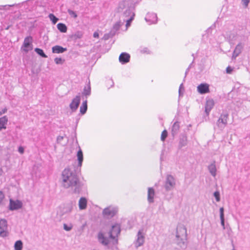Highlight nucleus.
Masks as SVG:
<instances>
[{"label":"nucleus","instance_id":"nucleus-52","mask_svg":"<svg viewBox=\"0 0 250 250\" xmlns=\"http://www.w3.org/2000/svg\"><path fill=\"white\" fill-rule=\"evenodd\" d=\"M250 0H242L244 5L247 7L248 6Z\"/></svg>","mask_w":250,"mask_h":250},{"label":"nucleus","instance_id":"nucleus-22","mask_svg":"<svg viewBox=\"0 0 250 250\" xmlns=\"http://www.w3.org/2000/svg\"><path fill=\"white\" fill-rule=\"evenodd\" d=\"M67 50L66 48L63 47L62 46L60 45H55L52 47V51L53 53H57V54H60V53H62L66 51Z\"/></svg>","mask_w":250,"mask_h":250},{"label":"nucleus","instance_id":"nucleus-24","mask_svg":"<svg viewBox=\"0 0 250 250\" xmlns=\"http://www.w3.org/2000/svg\"><path fill=\"white\" fill-rule=\"evenodd\" d=\"M8 118L6 116H4L0 118V131L3 129L6 128V125L8 122Z\"/></svg>","mask_w":250,"mask_h":250},{"label":"nucleus","instance_id":"nucleus-48","mask_svg":"<svg viewBox=\"0 0 250 250\" xmlns=\"http://www.w3.org/2000/svg\"><path fill=\"white\" fill-rule=\"evenodd\" d=\"M18 151L19 152V153H20L21 154H22L24 153V148L21 146H19V148H18Z\"/></svg>","mask_w":250,"mask_h":250},{"label":"nucleus","instance_id":"nucleus-13","mask_svg":"<svg viewBox=\"0 0 250 250\" xmlns=\"http://www.w3.org/2000/svg\"><path fill=\"white\" fill-rule=\"evenodd\" d=\"M197 90L200 94L209 93V85L206 83H201L197 86Z\"/></svg>","mask_w":250,"mask_h":250},{"label":"nucleus","instance_id":"nucleus-50","mask_svg":"<svg viewBox=\"0 0 250 250\" xmlns=\"http://www.w3.org/2000/svg\"><path fill=\"white\" fill-rule=\"evenodd\" d=\"M179 91H185V88L183 83H182L179 86Z\"/></svg>","mask_w":250,"mask_h":250},{"label":"nucleus","instance_id":"nucleus-30","mask_svg":"<svg viewBox=\"0 0 250 250\" xmlns=\"http://www.w3.org/2000/svg\"><path fill=\"white\" fill-rule=\"evenodd\" d=\"M35 52L38 54L39 56L43 58H47V56L45 54L43 50L40 48H35L34 50Z\"/></svg>","mask_w":250,"mask_h":250},{"label":"nucleus","instance_id":"nucleus-1","mask_svg":"<svg viewBox=\"0 0 250 250\" xmlns=\"http://www.w3.org/2000/svg\"><path fill=\"white\" fill-rule=\"evenodd\" d=\"M80 170L78 168H65L62 172V186L65 188H70L73 193L80 194L84 184L81 182L78 176Z\"/></svg>","mask_w":250,"mask_h":250},{"label":"nucleus","instance_id":"nucleus-63","mask_svg":"<svg viewBox=\"0 0 250 250\" xmlns=\"http://www.w3.org/2000/svg\"><path fill=\"white\" fill-rule=\"evenodd\" d=\"M192 57H194V54H192Z\"/></svg>","mask_w":250,"mask_h":250},{"label":"nucleus","instance_id":"nucleus-62","mask_svg":"<svg viewBox=\"0 0 250 250\" xmlns=\"http://www.w3.org/2000/svg\"><path fill=\"white\" fill-rule=\"evenodd\" d=\"M32 72L33 73H34V71H33V70H32Z\"/></svg>","mask_w":250,"mask_h":250},{"label":"nucleus","instance_id":"nucleus-33","mask_svg":"<svg viewBox=\"0 0 250 250\" xmlns=\"http://www.w3.org/2000/svg\"><path fill=\"white\" fill-rule=\"evenodd\" d=\"M7 229V222L4 219H1L0 220V229Z\"/></svg>","mask_w":250,"mask_h":250},{"label":"nucleus","instance_id":"nucleus-40","mask_svg":"<svg viewBox=\"0 0 250 250\" xmlns=\"http://www.w3.org/2000/svg\"><path fill=\"white\" fill-rule=\"evenodd\" d=\"M6 230H7V229H4L0 230V236L2 237H6L8 234V232Z\"/></svg>","mask_w":250,"mask_h":250},{"label":"nucleus","instance_id":"nucleus-43","mask_svg":"<svg viewBox=\"0 0 250 250\" xmlns=\"http://www.w3.org/2000/svg\"><path fill=\"white\" fill-rule=\"evenodd\" d=\"M121 26V23L120 22H116L113 26V29L115 31H117L119 29L120 27Z\"/></svg>","mask_w":250,"mask_h":250},{"label":"nucleus","instance_id":"nucleus-53","mask_svg":"<svg viewBox=\"0 0 250 250\" xmlns=\"http://www.w3.org/2000/svg\"><path fill=\"white\" fill-rule=\"evenodd\" d=\"M99 33L97 32H95L93 33V37L95 38H99Z\"/></svg>","mask_w":250,"mask_h":250},{"label":"nucleus","instance_id":"nucleus-55","mask_svg":"<svg viewBox=\"0 0 250 250\" xmlns=\"http://www.w3.org/2000/svg\"><path fill=\"white\" fill-rule=\"evenodd\" d=\"M133 222H131L130 221H128V224L129 225V229H131L132 228V226L133 225Z\"/></svg>","mask_w":250,"mask_h":250},{"label":"nucleus","instance_id":"nucleus-49","mask_svg":"<svg viewBox=\"0 0 250 250\" xmlns=\"http://www.w3.org/2000/svg\"><path fill=\"white\" fill-rule=\"evenodd\" d=\"M239 54H240L239 53H238L235 51H233V53H232V58L235 59L237 56H238Z\"/></svg>","mask_w":250,"mask_h":250},{"label":"nucleus","instance_id":"nucleus-47","mask_svg":"<svg viewBox=\"0 0 250 250\" xmlns=\"http://www.w3.org/2000/svg\"><path fill=\"white\" fill-rule=\"evenodd\" d=\"M7 111V108L6 107H5L4 108L2 109V110L0 109V116L2 115L3 114L6 113Z\"/></svg>","mask_w":250,"mask_h":250},{"label":"nucleus","instance_id":"nucleus-64","mask_svg":"<svg viewBox=\"0 0 250 250\" xmlns=\"http://www.w3.org/2000/svg\"><path fill=\"white\" fill-rule=\"evenodd\" d=\"M232 250H236L233 248Z\"/></svg>","mask_w":250,"mask_h":250},{"label":"nucleus","instance_id":"nucleus-44","mask_svg":"<svg viewBox=\"0 0 250 250\" xmlns=\"http://www.w3.org/2000/svg\"><path fill=\"white\" fill-rule=\"evenodd\" d=\"M141 52L142 53H147V54L150 53V51L148 50V48L146 47H145L143 49L141 50Z\"/></svg>","mask_w":250,"mask_h":250},{"label":"nucleus","instance_id":"nucleus-20","mask_svg":"<svg viewBox=\"0 0 250 250\" xmlns=\"http://www.w3.org/2000/svg\"><path fill=\"white\" fill-rule=\"evenodd\" d=\"M155 195V190L152 187L148 188L147 190V201L149 203L154 202V196Z\"/></svg>","mask_w":250,"mask_h":250},{"label":"nucleus","instance_id":"nucleus-28","mask_svg":"<svg viewBox=\"0 0 250 250\" xmlns=\"http://www.w3.org/2000/svg\"><path fill=\"white\" fill-rule=\"evenodd\" d=\"M57 27L58 29L61 33H64L67 32V27L64 23H61V22L59 23L57 25Z\"/></svg>","mask_w":250,"mask_h":250},{"label":"nucleus","instance_id":"nucleus-16","mask_svg":"<svg viewBox=\"0 0 250 250\" xmlns=\"http://www.w3.org/2000/svg\"><path fill=\"white\" fill-rule=\"evenodd\" d=\"M188 143V137L187 133H182L179 135V142L178 145L179 149L182 148L183 146H187Z\"/></svg>","mask_w":250,"mask_h":250},{"label":"nucleus","instance_id":"nucleus-17","mask_svg":"<svg viewBox=\"0 0 250 250\" xmlns=\"http://www.w3.org/2000/svg\"><path fill=\"white\" fill-rule=\"evenodd\" d=\"M91 95V86H90V82L89 79L88 80V82H86L85 86L84 87L83 91L82 92V97L83 99H84L85 97V100L87 99L88 97H89Z\"/></svg>","mask_w":250,"mask_h":250},{"label":"nucleus","instance_id":"nucleus-9","mask_svg":"<svg viewBox=\"0 0 250 250\" xmlns=\"http://www.w3.org/2000/svg\"><path fill=\"white\" fill-rule=\"evenodd\" d=\"M71 209L72 207L69 205L60 207L59 210L57 211V215L60 216L61 219H62L71 211Z\"/></svg>","mask_w":250,"mask_h":250},{"label":"nucleus","instance_id":"nucleus-11","mask_svg":"<svg viewBox=\"0 0 250 250\" xmlns=\"http://www.w3.org/2000/svg\"><path fill=\"white\" fill-rule=\"evenodd\" d=\"M137 238L135 242V246L136 248L142 246L145 243V236L143 233V229H140L137 233Z\"/></svg>","mask_w":250,"mask_h":250},{"label":"nucleus","instance_id":"nucleus-45","mask_svg":"<svg viewBox=\"0 0 250 250\" xmlns=\"http://www.w3.org/2000/svg\"><path fill=\"white\" fill-rule=\"evenodd\" d=\"M63 139V136H59L57 138V142L58 144H61L62 141Z\"/></svg>","mask_w":250,"mask_h":250},{"label":"nucleus","instance_id":"nucleus-4","mask_svg":"<svg viewBox=\"0 0 250 250\" xmlns=\"http://www.w3.org/2000/svg\"><path fill=\"white\" fill-rule=\"evenodd\" d=\"M33 38L32 36L26 37L21 47V50L25 53H27L29 51L32 50L33 48Z\"/></svg>","mask_w":250,"mask_h":250},{"label":"nucleus","instance_id":"nucleus-60","mask_svg":"<svg viewBox=\"0 0 250 250\" xmlns=\"http://www.w3.org/2000/svg\"><path fill=\"white\" fill-rule=\"evenodd\" d=\"M163 154H164V153H163V152H162L161 154V157H160L161 161L163 160Z\"/></svg>","mask_w":250,"mask_h":250},{"label":"nucleus","instance_id":"nucleus-59","mask_svg":"<svg viewBox=\"0 0 250 250\" xmlns=\"http://www.w3.org/2000/svg\"><path fill=\"white\" fill-rule=\"evenodd\" d=\"M194 58L193 59L192 62L189 64V65L188 66V68H189V69H190V68L191 67L192 64L194 62Z\"/></svg>","mask_w":250,"mask_h":250},{"label":"nucleus","instance_id":"nucleus-42","mask_svg":"<svg viewBox=\"0 0 250 250\" xmlns=\"http://www.w3.org/2000/svg\"><path fill=\"white\" fill-rule=\"evenodd\" d=\"M234 67H232L230 66H228L226 69V73L227 74H231L234 70Z\"/></svg>","mask_w":250,"mask_h":250},{"label":"nucleus","instance_id":"nucleus-26","mask_svg":"<svg viewBox=\"0 0 250 250\" xmlns=\"http://www.w3.org/2000/svg\"><path fill=\"white\" fill-rule=\"evenodd\" d=\"M208 170L210 174L215 177L216 175V167L215 166V161H213L212 163L208 166Z\"/></svg>","mask_w":250,"mask_h":250},{"label":"nucleus","instance_id":"nucleus-36","mask_svg":"<svg viewBox=\"0 0 250 250\" xmlns=\"http://www.w3.org/2000/svg\"><path fill=\"white\" fill-rule=\"evenodd\" d=\"M119 61L122 64H125V52H122L120 54L119 58Z\"/></svg>","mask_w":250,"mask_h":250},{"label":"nucleus","instance_id":"nucleus-7","mask_svg":"<svg viewBox=\"0 0 250 250\" xmlns=\"http://www.w3.org/2000/svg\"><path fill=\"white\" fill-rule=\"evenodd\" d=\"M121 232L120 225L119 224L115 223L111 227V229L109 232V237L110 239L115 240L116 242L117 241V239L116 237L118 236Z\"/></svg>","mask_w":250,"mask_h":250},{"label":"nucleus","instance_id":"nucleus-34","mask_svg":"<svg viewBox=\"0 0 250 250\" xmlns=\"http://www.w3.org/2000/svg\"><path fill=\"white\" fill-rule=\"evenodd\" d=\"M168 136V132L166 129H164L161 135V140L164 142Z\"/></svg>","mask_w":250,"mask_h":250},{"label":"nucleus","instance_id":"nucleus-38","mask_svg":"<svg viewBox=\"0 0 250 250\" xmlns=\"http://www.w3.org/2000/svg\"><path fill=\"white\" fill-rule=\"evenodd\" d=\"M68 13L74 18H76L78 17V15L75 11H73L70 9H68L67 10Z\"/></svg>","mask_w":250,"mask_h":250},{"label":"nucleus","instance_id":"nucleus-41","mask_svg":"<svg viewBox=\"0 0 250 250\" xmlns=\"http://www.w3.org/2000/svg\"><path fill=\"white\" fill-rule=\"evenodd\" d=\"M72 229V226L71 225H68L66 224H63V229L66 231H70Z\"/></svg>","mask_w":250,"mask_h":250},{"label":"nucleus","instance_id":"nucleus-5","mask_svg":"<svg viewBox=\"0 0 250 250\" xmlns=\"http://www.w3.org/2000/svg\"><path fill=\"white\" fill-rule=\"evenodd\" d=\"M176 185L175 179L174 177L168 174L167 175L164 187L166 191H169L173 190Z\"/></svg>","mask_w":250,"mask_h":250},{"label":"nucleus","instance_id":"nucleus-2","mask_svg":"<svg viewBox=\"0 0 250 250\" xmlns=\"http://www.w3.org/2000/svg\"><path fill=\"white\" fill-rule=\"evenodd\" d=\"M187 228L181 226L177 228L175 243L183 249H186L188 245Z\"/></svg>","mask_w":250,"mask_h":250},{"label":"nucleus","instance_id":"nucleus-10","mask_svg":"<svg viewBox=\"0 0 250 250\" xmlns=\"http://www.w3.org/2000/svg\"><path fill=\"white\" fill-rule=\"evenodd\" d=\"M22 203L21 201L10 199L8 208L10 210L13 211L19 209L22 207Z\"/></svg>","mask_w":250,"mask_h":250},{"label":"nucleus","instance_id":"nucleus-46","mask_svg":"<svg viewBox=\"0 0 250 250\" xmlns=\"http://www.w3.org/2000/svg\"><path fill=\"white\" fill-rule=\"evenodd\" d=\"M4 198V194L2 191L0 190V204L2 202Z\"/></svg>","mask_w":250,"mask_h":250},{"label":"nucleus","instance_id":"nucleus-12","mask_svg":"<svg viewBox=\"0 0 250 250\" xmlns=\"http://www.w3.org/2000/svg\"><path fill=\"white\" fill-rule=\"evenodd\" d=\"M81 103V96L80 95H77L74 98H73L69 104V107L72 112H75Z\"/></svg>","mask_w":250,"mask_h":250},{"label":"nucleus","instance_id":"nucleus-51","mask_svg":"<svg viewBox=\"0 0 250 250\" xmlns=\"http://www.w3.org/2000/svg\"><path fill=\"white\" fill-rule=\"evenodd\" d=\"M130 58V55L128 53H126V63L129 62Z\"/></svg>","mask_w":250,"mask_h":250},{"label":"nucleus","instance_id":"nucleus-29","mask_svg":"<svg viewBox=\"0 0 250 250\" xmlns=\"http://www.w3.org/2000/svg\"><path fill=\"white\" fill-rule=\"evenodd\" d=\"M83 33L81 31H78L71 36V38L74 40H77L82 38Z\"/></svg>","mask_w":250,"mask_h":250},{"label":"nucleus","instance_id":"nucleus-14","mask_svg":"<svg viewBox=\"0 0 250 250\" xmlns=\"http://www.w3.org/2000/svg\"><path fill=\"white\" fill-rule=\"evenodd\" d=\"M214 101L211 98H208L206 100V103L205 104V112L207 116H208L209 112L214 106Z\"/></svg>","mask_w":250,"mask_h":250},{"label":"nucleus","instance_id":"nucleus-25","mask_svg":"<svg viewBox=\"0 0 250 250\" xmlns=\"http://www.w3.org/2000/svg\"><path fill=\"white\" fill-rule=\"evenodd\" d=\"M219 213H220V218L221 221V225L223 229H225V215H224V208L223 207H221L219 209Z\"/></svg>","mask_w":250,"mask_h":250},{"label":"nucleus","instance_id":"nucleus-15","mask_svg":"<svg viewBox=\"0 0 250 250\" xmlns=\"http://www.w3.org/2000/svg\"><path fill=\"white\" fill-rule=\"evenodd\" d=\"M98 240L99 242L102 245L108 247L109 244V238L105 237L102 231H100L98 234Z\"/></svg>","mask_w":250,"mask_h":250},{"label":"nucleus","instance_id":"nucleus-56","mask_svg":"<svg viewBox=\"0 0 250 250\" xmlns=\"http://www.w3.org/2000/svg\"><path fill=\"white\" fill-rule=\"evenodd\" d=\"M189 68H188L186 70V72H185V77H184V79H185V78L186 77L188 72H189ZM184 81H185V79H184Z\"/></svg>","mask_w":250,"mask_h":250},{"label":"nucleus","instance_id":"nucleus-35","mask_svg":"<svg viewBox=\"0 0 250 250\" xmlns=\"http://www.w3.org/2000/svg\"><path fill=\"white\" fill-rule=\"evenodd\" d=\"M243 48V45H242V43L241 42H239L235 47V48L234 50V51H235L240 54L242 52Z\"/></svg>","mask_w":250,"mask_h":250},{"label":"nucleus","instance_id":"nucleus-3","mask_svg":"<svg viewBox=\"0 0 250 250\" xmlns=\"http://www.w3.org/2000/svg\"><path fill=\"white\" fill-rule=\"evenodd\" d=\"M135 4L128 7L126 10V17L130 16L128 19L126 20V31L128 28L131 25V23L135 16Z\"/></svg>","mask_w":250,"mask_h":250},{"label":"nucleus","instance_id":"nucleus-58","mask_svg":"<svg viewBox=\"0 0 250 250\" xmlns=\"http://www.w3.org/2000/svg\"><path fill=\"white\" fill-rule=\"evenodd\" d=\"M3 173V171L2 167H0V176L2 175Z\"/></svg>","mask_w":250,"mask_h":250},{"label":"nucleus","instance_id":"nucleus-31","mask_svg":"<svg viewBox=\"0 0 250 250\" xmlns=\"http://www.w3.org/2000/svg\"><path fill=\"white\" fill-rule=\"evenodd\" d=\"M23 248V243L21 240H17L14 244L15 250H22Z\"/></svg>","mask_w":250,"mask_h":250},{"label":"nucleus","instance_id":"nucleus-23","mask_svg":"<svg viewBox=\"0 0 250 250\" xmlns=\"http://www.w3.org/2000/svg\"><path fill=\"white\" fill-rule=\"evenodd\" d=\"M87 201L85 197H81L79 201V208L81 210L84 209L87 207Z\"/></svg>","mask_w":250,"mask_h":250},{"label":"nucleus","instance_id":"nucleus-39","mask_svg":"<svg viewBox=\"0 0 250 250\" xmlns=\"http://www.w3.org/2000/svg\"><path fill=\"white\" fill-rule=\"evenodd\" d=\"M54 62L57 64H62L64 62V60L61 58H56L54 59Z\"/></svg>","mask_w":250,"mask_h":250},{"label":"nucleus","instance_id":"nucleus-6","mask_svg":"<svg viewBox=\"0 0 250 250\" xmlns=\"http://www.w3.org/2000/svg\"><path fill=\"white\" fill-rule=\"evenodd\" d=\"M228 118L229 113L228 111L223 110L216 123L219 128H224L227 125Z\"/></svg>","mask_w":250,"mask_h":250},{"label":"nucleus","instance_id":"nucleus-61","mask_svg":"<svg viewBox=\"0 0 250 250\" xmlns=\"http://www.w3.org/2000/svg\"><path fill=\"white\" fill-rule=\"evenodd\" d=\"M232 245L233 247L234 248V244L233 243H232Z\"/></svg>","mask_w":250,"mask_h":250},{"label":"nucleus","instance_id":"nucleus-18","mask_svg":"<svg viewBox=\"0 0 250 250\" xmlns=\"http://www.w3.org/2000/svg\"><path fill=\"white\" fill-rule=\"evenodd\" d=\"M145 20L146 22H150V24L155 23L157 21L156 14L153 13H147Z\"/></svg>","mask_w":250,"mask_h":250},{"label":"nucleus","instance_id":"nucleus-57","mask_svg":"<svg viewBox=\"0 0 250 250\" xmlns=\"http://www.w3.org/2000/svg\"><path fill=\"white\" fill-rule=\"evenodd\" d=\"M184 91H179V97H183Z\"/></svg>","mask_w":250,"mask_h":250},{"label":"nucleus","instance_id":"nucleus-21","mask_svg":"<svg viewBox=\"0 0 250 250\" xmlns=\"http://www.w3.org/2000/svg\"><path fill=\"white\" fill-rule=\"evenodd\" d=\"M77 158L78 162V167H81L83 160V155L82 150L80 146H79V150L77 153Z\"/></svg>","mask_w":250,"mask_h":250},{"label":"nucleus","instance_id":"nucleus-19","mask_svg":"<svg viewBox=\"0 0 250 250\" xmlns=\"http://www.w3.org/2000/svg\"><path fill=\"white\" fill-rule=\"evenodd\" d=\"M180 128V122L176 121L171 127V134L172 137V139L174 140L175 136L178 134Z\"/></svg>","mask_w":250,"mask_h":250},{"label":"nucleus","instance_id":"nucleus-27","mask_svg":"<svg viewBox=\"0 0 250 250\" xmlns=\"http://www.w3.org/2000/svg\"><path fill=\"white\" fill-rule=\"evenodd\" d=\"M87 110V101L85 100L82 103V105L80 106V112L82 115H84L86 113Z\"/></svg>","mask_w":250,"mask_h":250},{"label":"nucleus","instance_id":"nucleus-8","mask_svg":"<svg viewBox=\"0 0 250 250\" xmlns=\"http://www.w3.org/2000/svg\"><path fill=\"white\" fill-rule=\"evenodd\" d=\"M118 212V208L112 206H109L103 210V216L109 219L113 217Z\"/></svg>","mask_w":250,"mask_h":250},{"label":"nucleus","instance_id":"nucleus-54","mask_svg":"<svg viewBox=\"0 0 250 250\" xmlns=\"http://www.w3.org/2000/svg\"><path fill=\"white\" fill-rule=\"evenodd\" d=\"M108 83L109 84H111V87H112L114 85V82L112 79H110L108 81Z\"/></svg>","mask_w":250,"mask_h":250},{"label":"nucleus","instance_id":"nucleus-37","mask_svg":"<svg viewBox=\"0 0 250 250\" xmlns=\"http://www.w3.org/2000/svg\"><path fill=\"white\" fill-rule=\"evenodd\" d=\"M213 196L215 197V200L217 202L220 201V192L218 190L215 191L213 193Z\"/></svg>","mask_w":250,"mask_h":250},{"label":"nucleus","instance_id":"nucleus-32","mask_svg":"<svg viewBox=\"0 0 250 250\" xmlns=\"http://www.w3.org/2000/svg\"><path fill=\"white\" fill-rule=\"evenodd\" d=\"M48 18L53 24H55L59 20V18L55 16L53 13H50L48 15Z\"/></svg>","mask_w":250,"mask_h":250}]
</instances>
